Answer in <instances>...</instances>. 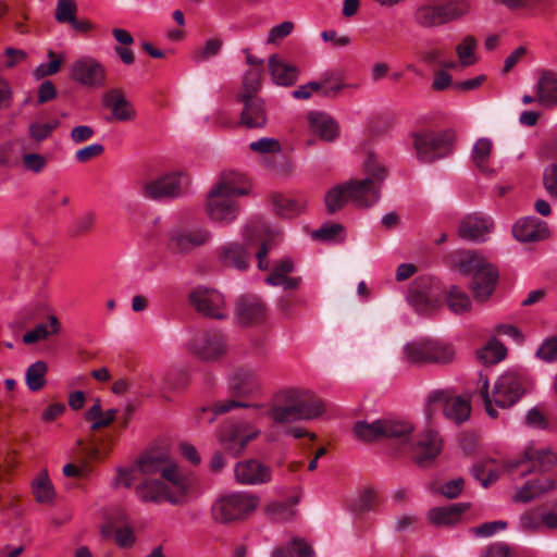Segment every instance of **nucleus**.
<instances>
[{
    "label": "nucleus",
    "mask_w": 557,
    "mask_h": 557,
    "mask_svg": "<svg viewBox=\"0 0 557 557\" xmlns=\"http://www.w3.org/2000/svg\"><path fill=\"white\" fill-rule=\"evenodd\" d=\"M248 408L252 411L251 417H269L274 424L283 425L286 423L301 420L317 419L324 412L323 403L312 399L310 393L300 388H284L274 394L269 405L247 404L232 399L216 403L212 408H202V412L210 410L212 417L208 419L211 423L215 416L223 414L233 408Z\"/></svg>",
    "instance_id": "nucleus-1"
},
{
    "label": "nucleus",
    "mask_w": 557,
    "mask_h": 557,
    "mask_svg": "<svg viewBox=\"0 0 557 557\" xmlns=\"http://www.w3.org/2000/svg\"><path fill=\"white\" fill-rule=\"evenodd\" d=\"M557 463V454L549 448L528 447L520 459L507 460L498 463L494 459H486L475 463L472 468L473 475L482 483L484 487L495 482L502 473H518L524 476L534 470H549Z\"/></svg>",
    "instance_id": "nucleus-2"
},
{
    "label": "nucleus",
    "mask_w": 557,
    "mask_h": 557,
    "mask_svg": "<svg viewBox=\"0 0 557 557\" xmlns=\"http://www.w3.org/2000/svg\"><path fill=\"white\" fill-rule=\"evenodd\" d=\"M485 410L491 418H497L496 408H509L517 404L525 392V377L522 373L509 370L500 374L490 391L487 376L480 374L476 383Z\"/></svg>",
    "instance_id": "nucleus-3"
},
{
    "label": "nucleus",
    "mask_w": 557,
    "mask_h": 557,
    "mask_svg": "<svg viewBox=\"0 0 557 557\" xmlns=\"http://www.w3.org/2000/svg\"><path fill=\"white\" fill-rule=\"evenodd\" d=\"M190 485V479L165 481L164 479L146 478L135 487V494L143 503H169L180 506L187 502Z\"/></svg>",
    "instance_id": "nucleus-4"
},
{
    "label": "nucleus",
    "mask_w": 557,
    "mask_h": 557,
    "mask_svg": "<svg viewBox=\"0 0 557 557\" xmlns=\"http://www.w3.org/2000/svg\"><path fill=\"white\" fill-rule=\"evenodd\" d=\"M364 171L369 177L347 181L350 202L357 208H369L379 201L380 184L387 175L386 169L374 153L368 154L364 161Z\"/></svg>",
    "instance_id": "nucleus-5"
},
{
    "label": "nucleus",
    "mask_w": 557,
    "mask_h": 557,
    "mask_svg": "<svg viewBox=\"0 0 557 557\" xmlns=\"http://www.w3.org/2000/svg\"><path fill=\"white\" fill-rule=\"evenodd\" d=\"M417 159L422 163H433L453 151L455 133L451 129H421L411 134Z\"/></svg>",
    "instance_id": "nucleus-6"
},
{
    "label": "nucleus",
    "mask_w": 557,
    "mask_h": 557,
    "mask_svg": "<svg viewBox=\"0 0 557 557\" xmlns=\"http://www.w3.org/2000/svg\"><path fill=\"white\" fill-rule=\"evenodd\" d=\"M260 498L250 492H233L220 496L212 505V518L220 523L243 520L259 506Z\"/></svg>",
    "instance_id": "nucleus-7"
},
{
    "label": "nucleus",
    "mask_w": 557,
    "mask_h": 557,
    "mask_svg": "<svg viewBox=\"0 0 557 557\" xmlns=\"http://www.w3.org/2000/svg\"><path fill=\"white\" fill-rule=\"evenodd\" d=\"M413 432V425L407 421L394 419H380L371 423L358 421L354 426V434L364 442H374L382 438L407 442Z\"/></svg>",
    "instance_id": "nucleus-8"
},
{
    "label": "nucleus",
    "mask_w": 557,
    "mask_h": 557,
    "mask_svg": "<svg viewBox=\"0 0 557 557\" xmlns=\"http://www.w3.org/2000/svg\"><path fill=\"white\" fill-rule=\"evenodd\" d=\"M410 441V454L411 459L414 463L420 467L431 466L436 458L442 454L444 448V438L441 433L431 428L418 432L414 437H409Z\"/></svg>",
    "instance_id": "nucleus-9"
},
{
    "label": "nucleus",
    "mask_w": 557,
    "mask_h": 557,
    "mask_svg": "<svg viewBox=\"0 0 557 557\" xmlns=\"http://www.w3.org/2000/svg\"><path fill=\"white\" fill-rule=\"evenodd\" d=\"M212 239V233L203 226H182L170 231L169 249L177 255H189L206 246Z\"/></svg>",
    "instance_id": "nucleus-10"
},
{
    "label": "nucleus",
    "mask_w": 557,
    "mask_h": 557,
    "mask_svg": "<svg viewBox=\"0 0 557 557\" xmlns=\"http://www.w3.org/2000/svg\"><path fill=\"white\" fill-rule=\"evenodd\" d=\"M135 468L140 474L147 478L160 475L165 481L189 479L180 470L177 465L163 453L150 451L144 454L137 459Z\"/></svg>",
    "instance_id": "nucleus-11"
},
{
    "label": "nucleus",
    "mask_w": 557,
    "mask_h": 557,
    "mask_svg": "<svg viewBox=\"0 0 557 557\" xmlns=\"http://www.w3.org/2000/svg\"><path fill=\"white\" fill-rule=\"evenodd\" d=\"M188 178L181 172L168 173L143 185V195L152 200L173 199L182 196Z\"/></svg>",
    "instance_id": "nucleus-12"
},
{
    "label": "nucleus",
    "mask_w": 557,
    "mask_h": 557,
    "mask_svg": "<svg viewBox=\"0 0 557 557\" xmlns=\"http://www.w3.org/2000/svg\"><path fill=\"white\" fill-rule=\"evenodd\" d=\"M70 78L83 87L99 89L107 84V70L97 59L85 55L71 64Z\"/></svg>",
    "instance_id": "nucleus-13"
},
{
    "label": "nucleus",
    "mask_w": 557,
    "mask_h": 557,
    "mask_svg": "<svg viewBox=\"0 0 557 557\" xmlns=\"http://www.w3.org/2000/svg\"><path fill=\"white\" fill-rule=\"evenodd\" d=\"M187 350L200 360L213 361L226 352V339L219 331L200 332L187 343Z\"/></svg>",
    "instance_id": "nucleus-14"
},
{
    "label": "nucleus",
    "mask_w": 557,
    "mask_h": 557,
    "mask_svg": "<svg viewBox=\"0 0 557 557\" xmlns=\"http://www.w3.org/2000/svg\"><path fill=\"white\" fill-rule=\"evenodd\" d=\"M189 302L202 315L219 320L228 315L225 298L216 289L198 286L189 294Z\"/></svg>",
    "instance_id": "nucleus-15"
},
{
    "label": "nucleus",
    "mask_w": 557,
    "mask_h": 557,
    "mask_svg": "<svg viewBox=\"0 0 557 557\" xmlns=\"http://www.w3.org/2000/svg\"><path fill=\"white\" fill-rule=\"evenodd\" d=\"M438 288L435 287L431 280L421 277L412 282L407 300L420 313H430L440 306Z\"/></svg>",
    "instance_id": "nucleus-16"
},
{
    "label": "nucleus",
    "mask_w": 557,
    "mask_h": 557,
    "mask_svg": "<svg viewBox=\"0 0 557 557\" xmlns=\"http://www.w3.org/2000/svg\"><path fill=\"white\" fill-rule=\"evenodd\" d=\"M206 212L211 221L227 225L236 220L239 210L233 196L212 188L207 197Z\"/></svg>",
    "instance_id": "nucleus-17"
},
{
    "label": "nucleus",
    "mask_w": 557,
    "mask_h": 557,
    "mask_svg": "<svg viewBox=\"0 0 557 557\" xmlns=\"http://www.w3.org/2000/svg\"><path fill=\"white\" fill-rule=\"evenodd\" d=\"M428 404H443L445 417L456 424L467 421L470 417L471 405L467 397L449 396L447 392L438 389L430 393Z\"/></svg>",
    "instance_id": "nucleus-18"
},
{
    "label": "nucleus",
    "mask_w": 557,
    "mask_h": 557,
    "mask_svg": "<svg viewBox=\"0 0 557 557\" xmlns=\"http://www.w3.org/2000/svg\"><path fill=\"white\" fill-rule=\"evenodd\" d=\"M260 431L249 429L247 425L237 423L225 426L220 435V444L233 456L240 455L248 443L258 437Z\"/></svg>",
    "instance_id": "nucleus-19"
},
{
    "label": "nucleus",
    "mask_w": 557,
    "mask_h": 557,
    "mask_svg": "<svg viewBox=\"0 0 557 557\" xmlns=\"http://www.w3.org/2000/svg\"><path fill=\"white\" fill-rule=\"evenodd\" d=\"M493 221L479 213L466 215L458 226V236L468 242H484L493 231Z\"/></svg>",
    "instance_id": "nucleus-20"
},
{
    "label": "nucleus",
    "mask_w": 557,
    "mask_h": 557,
    "mask_svg": "<svg viewBox=\"0 0 557 557\" xmlns=\"http://www.w3.org/2000/svg\"><path fill=\"white\" fill-rule=\"evenodd\" d=\"M267 319L264 302L257 296L247 295L236 304V320L238 324L248 326L262 323Z\"/></svg>",
    "instance_id": "nucleus-21"
},
{
    "label": "nucleus",
    "mask_w": 557,
    "mask_h": 557,
    "mask_svg": "<svg viewBox=\"0 0 557 557\" xmlns=\"http://www.w3.org/2000/svg\"><path fill=\"white\" fill-rule=\"evenodd\" d=\"M102 104L111 111L112 120L117 122L133 121L136 110L119 88H111L102 95Z\"/></svg>",
    "instance_id": "nucleus-22"
},
{
    "label": "nucleus",
    "mask_w": 557,
    "mask_h": 557,
    "mask_svg": "<svg viewBox=\"0 0 557 557\" xmlns=\"http://www.w3.org/2000/svg\"><path fill=\"white\" fill-rule=\"evenodd\" d=\"M235 479L240 484L258 485L271 480V470L258 460L239 461L234 468Z\"/></svg>",
    "instance_id": "nucleus-23"
},
{
    "label": "nucleus",
    "mask_w": 557,
    "mask_h": 557,
    "mask_svg": "<svg viewBox=\"0 0 557 557\" xmlns=\"http://www.w3.org/2000/svg\"><path fill=\"white\" fill-rule=\"evenodd\" d=\"M512 234L519 242L535 243L548 238L550 232L546 222L534 216H527L515 223Z\"/></svg>",
    "instance_id": "nucleus-24"
},
{
    "label": "nucleus",
    "mask_w": 557,
    "mask_h": 557,
    "mask_svg": "<svg viewBox=\"0 0 557 557\" xmlns=\"http://www.w3.org/2000/svg\"><path fill=\"white\" fill-rule=\"evenodd\" d=\"M243 103L239 124L246 128H262L268 123V113L264 100L260 97L237 100Z\"/></svg>",
    "instance_id": "nucleus-25"
},
{
    "label": "nucleus",
    "mask_w": 557,
    "mask_h": 557,
    "mask_svg": "<svg viewBox=\"0 0 557 557\" xmlns=\"http://www.w3.org/2000/svg\"><path fill=\"white\" fill-rule=\"evenodd\" d=\"M310 131L321 140L334 141L339 134L337 122L327 113L311 111L307 115Z\"/></svg>",
    "instance_id": "nucleus-26"
},
{
    "label": "nucleus",
    "mask_w": 557,
    "mask_h": 557,
    "mask_svg": "<svg viewBox=\"0 0 557 557\" xmlns=\"http://www.w3.org/2000/svg\"><path fill=\"white\" fill-rule=\"evenodd\" d=\"M218 257L224 267L245 271L249 267V257L246 246L238 243H227L218 249Z\"/></svg>",
    "instance_id": "nucleus-27"
},
{
    "label": "nucleus",
    "mask_w": 557,
    "mask_h": 557,
    "mask_svg": "<svg viewBox=\"0 0 557 557\" xmlns=\"http://www.w3.org/2000/svg\"><path fill=\"white\" fill-rule=\"evenodd\" d=\"M556 486L555 480L550 476L542 475L539 478L528 480L524 485L517 490L512 496L516 503H528L532 499L542 496Z\"/></svg>",
    "instance_id": "nucleus-28"
},
{
    "label": "nucleus",
    "mask_w": 557,
    "mask_h": 557,
    "mask_svg": "<svg viewBox=\"0 0 557 557\" xmlns=\"http://www.w3.org/2000/svg\"><path fill=\"white\" fill-rule=\"evenodd\" d=\"M498 278L497 270L492 265L476 271L471 282L473 295L479 300H486L494 292Z\"/></svg>",
    "instance_id": "nucleus-29"
},
{
    "label": "nucleus",
    "mask_w": 557,
    "mask_h": 557,
    "mask_svg": "<svg viewBox=\"0 0 557 557\" xmlns=\"http://www.w3.org/2000/svg\"><path fill=\"white\" fill-rule=\"evenodd\" d=\"M269 71L273 82L280 86L294 85L299 74L298 67L285 62L277 54L269 58Z\"/></svg>",
    "instance_id": "nucleus-30"
},
{
    "label": "nucleus",
    "mask_w": 557,
    "mask_h": 557,
    "mask_svg": "<svg viewBox=\"0 0 557 557\" xmlns=\"http://www.w3.org/2000/svg\"><path fill=\"white\" fill-rule=\"evenodd\" d=\"M536 100L545 107L557 104V73L543 71L535 86Z\"/></svg>",
    "instance_id": "nucleus-31"
},
{
    "label": "nucleus",
    "mask_w": 557,
    "mask_h": 557,
    "mask_svg": "<svg viewBox=\"0 0 557 557\" xmlns=\"http://www.w3.org/2000/svg\"><path fill=\"white\" fill-rule=\"evenodd\" d=\"M451 265L463 275L475 274L476 271L490 265L484 258L472 250H459L451 256Z\"/></svg>",
    "instance_id": "nucleus-32"
},
{
    "label": "nucleus",
    "mask_w": 557,
    "mask_h": 557,
    "mask_svg": "<svg viewBox=\"0 0 557 557\" xmlns=\"http://www.w3.org/2000/svg\"><path fill=\"white\" fill-rule=\"evenodd\" d=\"M468 508L465 504H456L446 507L432 508L429 513V520L436 527H448L457 524L460 521L462 512Z\"/></svg>",
    "instance_id": "nucleus-33"
},
{
    "label": "nucleus",
    "mask_w": 557,
    "mask_h": 557,
    "mask_svg": "<svg viewBox=\"0 0 557 557\" xmlns=\"http://www.w3.org/2000/svg\"><path fill=\"white\" fill-rule=\"evenodd\" d=\"M212 188L233 197L244 196L249 191L245 176L234 171L223 172Z\"/></svg>",
    "instance_id": "nucleus-34"
},
{
    "label": "nucleus",
    "mask_w": 557,
    "mask_h": 557,
    "mask_svg": "<svg viewBox=\"0 0 557 557\" xmlns=\"http://www.w3.org/2000/svg\"><path fill=\"white\" fill-rule=\"evenodd\" d=\"M274 211L283 218H293L302 212L306 207V199L302 197H292L284 194H274L272 196Z\"/></svg>",
    "instance_id": "nucleus-35"
},
{
    "label": "nucleus",
    "mask_w": 557,
    "mask_h": 557,
    "mask_svg": "<svg viewBox=\"0 0 557 557\" xmlns=\"http://www.w3.org/2000/svg\"><path fill=\"white\" fill-rule=\"evenodd\" d=\"M440 4H422L414 12V22L423 28H433L447 24Z\"/></svg>",
    "instance_id": "nucleus-36"
},
{
    "label": "nucleus",
    "mask_w": 557,
    "mask_h": 557,
    "mask_svg": "<svg viewBox=\"0 0 557 557\" xmlns=\"http://www.w3.org/2000/svg\"><path fill=\"white\" fill-rule=\"evenodd\" d=\"M404 360L410 364L422 366L430 363L429 338L407 343L404 348Z\"/></svg>",
    "instance_id": "nucleus-37"
},
{
    "label": "nucleus",
    "mask_w": 557,
    "mask_h": 557,
    "mask_svg": "<svg viewBox=\"0 0 557 557\" xmlns=\"http://www.w3.org/2000/svg\"><path fill=\"white\" fill-rule=\"evenodd\" d=\"M319 92L326 98L337 97L342 90L348 87H356V85L345 84L343 77L337 72L324 73L318 82Z\"/></svg>",
    "instance_id": "nucleus-38"
},
{
    "label": "nucleus",
    "mask_w": 557,
    "mask_h": 557,
    "mask_svg": "<svg viewBox=\"0 0 557 557\" xmlns=\"http://www.w3.org/2000/svg\"><path fill=\"white\" fill-rule=\"evenodd\" d=\"M298 503L296 497L287 502H274L267 507V512L273 522H288L296 516L295 506Z\"/></svg>",
    "instance_id": "nucleus-39"
},
{
    "label": "nucleus",
    "mask_w": 557,
    "mask_h": 557,
    "mask_svg": "<svg viewBox=\"0 0 557 557\" xmlns=\"http://www.w3.org/2000/svg\"><path fill=\"white\" fill-rule=\"evenodd\" d=\"M116 412V409L103 411L100 399L97 398L95 404L85 413V418L88 421H92L90 428L92 431H96L110 425L114 421Z\"/></svg>",
    "instance_id": "nucleus-40"
},
{
    "label": "nucleus",
    "mask_w": 557,
    "mask_h": 557,
    "mask_svg": "<svg viewBox=\"0 0 557 557\" xmlns=\"http://www.w3.org/2000/svg\"><path fill=\"white\" fill-rule=\"evenodd\" d=\"M493 149V143L490 138H479L472 148L471 158L475 166L481 172H491L488 166L491 153Z\"/></svg>",
    "instance_id": "nucleus-41"
},
{
    "label": "nucleus",
    "mask_w": 557,
    "mask_h": 557,
    "mask_svg": "<svg viewBox=\"0 0 557 557\" xmlns=\"http://www.w3.org/2000/svg\"><path fill=\"white\" fill-rule=\"evenodd\" d=\"M33 493L38 503H51L55 496L52 482L46 470H42L32 483Z\"/></svg>",
    "instance_id": "nucleus-42"
},
{
    "label": "nucleus",
    "mask_w": 557,
    "mask_h": 557,
    "mask_svg": "<svg viewBox=\"0 0 557 557\" xmlns=\"http://www.w3.org/2000/svg\"><path fill=\"white\" fill-rule=\"evenodd\" d=\"M349 189L347 182L338 184L331 188L324 197L325 206L329 213H335L341 210L347 202H350L348 196Z\"/></svg>",
    "instance_id": "nucleus-43"
},
{
    "label": "nucleus",
    "mask_w": 557,
    "mask_h": 557,
    "mask_svg": "<svg viewBox=\"0 0 557 557\" xmlns=\"http://www.w3.org/2000/svg\"><path fill=\"white\" fill-rule=\"evenodd\" d=\"M61 324L55 315H50L49 325L38 324L33 330L26 332L23 335V342L27 345L34 344L40 339H46L48 336L58 334L60 332Z\"/></svg>",
    "instance_id": "nucleus-44"
},
{
    "label": "nucleus",
    "mask_w": 557,
    "mask_h": 557,
    "mask_svg": "<svg viewBox=\"0 0 557 557\" xmlns=\"http://www.w3.org/2000/svg\"><path fill=\"white\" fill-rule=\"evenodd\" d=\"M448 308L456 314L467 313L471 309V300L460 287L451 285L446 292Z\"/></svg>",
    "instance_id": "nucleus-45"
},
{
    "label": "nucleus",
    "mask_w": 557,
    "mask_h": 557,
    "mask_svg": "<svg viewBox=\"0 0 557 557\" xmlns=\"http://www.w3.org/2000/svg\"><path fill=\"white\" fill-rule=\"evenodd\" d=\"M430 363H449L455 358L454 347L438 339L429 338Z\"/></svg>",
    "instance_id": "nucleus-46"
},
{
    "label": "nucleus",
    "mask_w": 557,
    "mask_h": 557,
    "mask_svg": "<svg viewBox=\"0 0 557 557\" xmlns=\"http://www.w3.org/2000/svg\"><path fill=\"white\" fill-rule=\"evenodd\" d=\"M47 371L48 367L44 361H36L27 368L25 383L30 392L40 391L46 385Z\"/></svg>",
    "instance_id": "nucleus-47"
},
{
    "label": "nucleus",
    "mask_w": 557,
    "mask_h": 557,
    "mask_svg": "<svg viewBox=\"0 0 557 557\" xmlns=\"http://www.w3.org/2000/svg\"><path fill=\"white\" fill-rule=\"evenodd\" d=\"M506 354V347L499 341L493 338L478 350V358L484 364H495L505 359Z\"/></svg>",
    "instance_id": "nucleus-48"
},
{
    "label": "nucleus",
    "mask_w": 557,
    "mask_h": 557,
    "mask_svg": "<svg viewBox=\"0 0 557 557\" xmlns=\"http://www.w3.org/2000/svg\"><path fill=\"white\" fill-rule=\"evenodd\" d=\"M476 47H478V41L471 35L466 36L456 46V54L458 57V61L461 66L468 67L478 62V58L475 55Z\"/></svg>",
    "instance_id": "nucleus-49"
},
{
    "label": "nucleus",
    "mask_w": 557,
    "mask_h": 557,
    "mask_svg": "<svg viewBox=\"0 0 557 557\" xmlns=\"http://www.w3.org/2000/svg\"><path fill=\"white\" fill-rule=\"evenodd\" d=\"M446 23L460 20L471 11L469 0H448L441 3Z\"/></svg>",
    "instance_id": "nucleus-50"
},
{
    "label": "nucleus",
    "mask_w": 557,
    "mask_h": 557,
    "mask_svg": "<svg viewBox=\"0 0 557 557\" xmlns=\"http://www.w3.org/2000/svg\"><path fill=\"white\" fill-rule=\"evenodd\" d=\"M260 88V73L257 71H248L244 74L243 86L239 92L237 94L236 99L242 100L258 97Z\"/></svg>",
    "instance_id": "nucleus-51"
},
{
    "label": "nucleus",
    "mask_w": 557,
    "mask_h": 557,
    "mask_svg": "<svg viewBox=\"0 0 557 557\" xmlns=\"http://www.w3.org/2000/svg\"><path fill=\"white\" fill-rule=\"evenodd\" d=\"M294 269L293 260L290 258H284L274 264L271 274L264 281L268 285L278 286L281 285L280 280L288 276Z\"/></svg>",
    "instance_id": "nucleus-52"
},
{
    "label": "nucleus",
    "mask_w": 557,
    "mask_h": 557,
    "mask_svg": "<svg viewBox=\"0 0 557 557\" xmlns=\"http://www.w3.org/2000/svg\"><path fill=\"white\" fill-rule=\"evenodd\" d=\"M222 40L219 38H212L205 42V45L193 53V61L195 63H201L210 58L215 57L221 48H222Z\"/></svg>",
    "instance_id": "nucleus-53"
},
{
    "label": "nucleus",
    "mask_w": 557,
    "mask_h": 557,
    "mask_svg": "<svg viewBox=\"0 0 557 557\" xmlns=\"http://www.w3.org/2000/svg\"><path fill=\"white\" fill-rule=\"evenodd\" d=\"M77 4L74 0H58L54 18L58 23H70L76 16Z\"/></svg>",
    "instance_id": "nucleus-54"
},
{
    "label": "nucleus",
    "mask_w": 557,
    "mask_h": 557,
    "mask_svg": "<svg viewBox=\"0 0 557 557\" xmlns=\"http://www.w3.org/2000/svg\"><path fill=\"white\" fill-rule=\"evenodd\" d=\"M58 126V121L52 123H30L28 126L29 138L36 143H41L42 140L47 139Z\"/></svg>",
    "instance_id": "nucleus-55"
},
{
    "label": "nucleus",
    "mask_w": 557,
    "mask_h": 557,
    "mask_svg": "<svg viewBox=\"0 0 557 557\" xmlns=\"http://www.w3.org/2000/svg\"><path fill=\"white\" fill-rule=\"evenodd\" d=\"M48 58L50 59V62L41 63L36 67L34 72L36 78H44L46 76H51L59 72L64 59L63 55L60 54L58 58H55L54 52L52 50H49Z\"/></svg>",
    "instance_id": "nucleus-56"
},
{
    "label": "nucleus",
    "mask_w": 557,
    "mask_h": 557,
    "mask_svg": "<svg viewBox=\"0 0 557 557\" xmlns=\"http://www.w3.org/2000/svg\"><path fill=\"white\" fill-rule=\"evenodd\" d=\"M305 304V300L296 296H283L278 299L276 308L284 319H293L296 315V307Z\"/></svg>",
    "instance_id": "nucleus-57"
},
{
    "label": "nucleus",
    "mask_w": 557,
    "mask_h": 557,
    "mask_svg": "<svg viewBox=\"0 0 557 557\" xmlns=\"http://www.w3.org/2000/svg\"><path fill=\"white\" fill-rule=\"evenodd\" d=\"M249 149L259 154L280 153L281 144L272 137H262L249 144Z\"/></svg>",
    "instance_id": "nucleus-58"
},
{
    "label": "nucleus",
    "mask_w": 557,
    "mask_h": 557,
    "mask_svg": "<svg viewBox=\"0 0 557 557\" xmlns=\"http://www.w3.org/2000/svg\"><path fill=\"white\" fill-rule=\"evenodd\" d=\"M543 186L546 193L557 200V163H552L544 169Z\"/></svg>",
    "instance_id": "nucleus-59"
},
{
    "label": "nucleus",
    "mask_w": 557,
    "mask_h": 557,
    "mask_svg": "<svg viewBox=\"0 0 557 557\" xmlns=\"http://www.w3.org/2000/svg\"><path fill=\"white\" fill-rule=\"evenodd\" d=\"M114 542L120 548H131L136 543V535L131 525H124L114 530Z\"/></svg>",
    "instance_id": "nucleus-60"
},
{
    "label": "nucleus",
    "mask_w": 557,
    "mask_h": 557,
    "mask_svg": "<svg viewBox=\"0 0 557 557\" xmlns=\"http://www.w3.org/2000/svg\"><path fill=\"white\" fill-rule=\"evenodd\" d=\"M22 164L26 171L35 174L41 173L47 166V159L39 153H25L22 157Z\"/></svg>",
    "instance_id": "nucleus-61"
},
{
    "label": "nucleus",
    "mask_w": 557,
    "mask_h": 557,
    "mask_svg": "<svg viewBox=\"0 0 557 557\" xmlns=\"http://www.w3.org/2000/svg\"><path fill=\"white\" fill-rule=\"evenodd\" d=\"M188 383V376L184 371L173 370L164 377V387L170 391H178Z\"/></svg>",
    "instance_id": "nucleus-62"
},
{
    "label": "nucleus",
    "mask_w": 557,
    "mask_h": 557,
    "mask_svg": "<svg viewBox=\"0 0 557 557\" xmlns=\"http://www.w3.org/2000/svg\"><path fill=\"white\" fill-rule=\"evenodd\" d=\"M288 548L295 557H315L313 548L300 537H294L288 542Z\"/></svg>",
    "instance_id": "nucleus-63"
},
{
    "label": "nucleus",
    "mask_w": 557,
    "mask_h": 557,
    "mask_svg": "<svg viewBox=\"0 0 557 557\" xmlns=\"http://www.w3.org/2000/svg\"><path fill=\"white\" fill-rule=\"evenodd\" d=\"M536 356L545 361L557 359V337L548 338L543 342L536 351Z\"/></svg>",
    "instance_id": "nucleus-64"
}]
</instances>
